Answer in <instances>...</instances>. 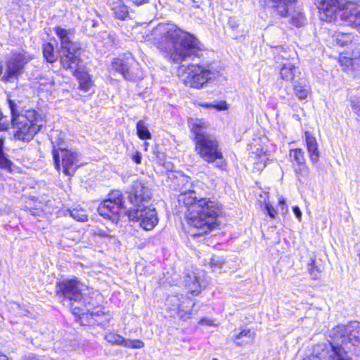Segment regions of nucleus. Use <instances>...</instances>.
I'll use <instances>...</instances> for the list:
<instances>
[{"mask_svg": "<svg viewBox=\"0 0 360 360\" xmlns=\"http://www.w3.org/2000/svg\"><path fill=\"white\" fill-rule=\"evenodd\" d=\"M49 85L51 87L52 86H54V82L53 80H51L50 82H49Z\"/></svg>", "mask_w": 360, "mask_h": 360, "instance_id": "09e8293b", "label": "nucleus"}, {"mask_svg": "<svg viewBox=\"0 0 360 360\" xmlns=\"http://www.w3.org/2000/svg\"><path fill=\"white\" fill-rule=\"evenodd\" d=\"M177 75L186 86L200 89L208 82L217 79L220 72L210 63H191L179 66Z\"/></svg>", "mask_w": 360, "mask_h": 360, "instance_id": "0eeeda50", "label": "nucleus"}, {"mask_svg": "<svg viewBox=\"0 0 360 360\" xmlns=\"http://www.w3.org/2000/svg\"><path fill=\"white\" fill-rule=\"evenodd\" d=\"M225 260L222 257H213L210 259V266L214 269H220L224 264Z\"/></svg>", "mask_w": 360, "mask_h": 360, "instance_id": "c9c22d12", "label": "nucleus"}, {"mask_svg": "<svg viewBox=\"0 0 360 360\" xmlns=\"http://www.w3.org/2000/svg\"><path fill=\"white\" fill-rule=\"evenodd\" d=\"M351 107L354 113L360 117V100L359 98L351 99Z\"/></svg>", "mask_w": 360, "mask_h": 360, "instance_id": "e433bc0d", "label": "nucleus"}, {"mask_svg": "<svg viewBox=\"0 0 360 360\" xmlns=\"http://www.w3.org/2000/svg\"><path fill=\"white\" fill-rule=\"evenodd\" d=\"M328 335L330 341L316 345L312 355L318 356L320 360H353L348 352L360 356L359 322L351 321L345 325H338L329 331Z\"/></svg>", "mask_w": 360, "mask_h": 360, "instance_id": "f257e3e1", "label": "nucleus"}, {"mask_svg": "<svg viewBox=\"0 0 360 360\" xmlns=\"http://www.w3.org/2000/svg\"><path fill=\"white\" fill-rule=\"evenodd\" d=\"M54 165L56 169H60V160L63 172L65 175L72 176L78 167L77 153L70 150L59 148L53 150Z\"/></svg>", "mask_w": 360, "mask_h": 360, "instance_id": "9d476101", "label": "nucleus"}, {"mask_svg": "<svg viewBox=\"0 0 360 360\" xmlns=\"http://www.w3.org/2000/svg\"><path fill=\"white\" fill-rule=\"evenodd\" d=\"M303 360H320L318 356H315L314 355H309L303 359Z\"/></svg>", "mask_w": 360, "mask_h": 360, "instance_id": "a18cd8bd", "label": "nucleus"}, {"mask_svg": "<svg viewBox=\"0 0 360 360\" xmlns=\"http://www.w3.org/2000/svg\"><path fill=\"white\" fill-rule=\"evenodd\" d=\"M341 18L352 26L360 28V6L348 2Z\"/></svg>", "mask_w": 360, "mask_h": 360, "instance_id": "aec40b11", "label": "nucleus"}, {"mask_svg": "<svg viewBox=\"0 0 360 360\" xmlns=\"http://www.w3.org/2000/svg\"><path fill=\"white\" fill-rule=\"evenodd\" d=\"M70 216L76 221H87L88 216L86 212L84 209L74 208L69 210Z\"/></svg>", "mask_w": 360, "mask_h": 360, "instance_id": "473e14b6", "label": "nucleus"}, {"mask_svg": "<svg viewBox=\"0 0 360 360\" xmlns=\"http://www.w3.org/2000/svg\"><path fill=\"white\" fill-rule=\"evenodd\" d=\"M8 105L12 115L11 122L15 138L22 141H31L44 126L45 122L43 117L32 109L20 112L18 105L11 100H8Z\"/></svg>", "mask_w": 360, "mask_h": 360, "instance_id": "423d86ee", "label": "nucleus"}, {"mask_svg": "<svg viewBox=\"0 0 360 360\" xmlns=\"http://www.w3.org/2000/svg\"><path fill=\"white\" fill-rule=\"evenodd\" d=\"M281 57L283 58H285V59H290V56L289 57H285L284 55H281Z\"/></svg>", "mask_w": 360, "mask_h": 360, "instance_id": "8fccbe9b", "label": "nucleus"}, {"mask_svg": "<svg viewBox=\"0 0 360 360\" xmlns=\"http://www.w3.org/2000/svg\"><path fill=\"white\" fill-rule=\"evenodd\" d=\"M340 63L341 65L346 66L349 70L354 71L360 70V58L343 57L340 60Z\"/></svg>", "mask_w": 360, "mask_h": 360, "instance_id": "c756f323", "label": "nucleus"}, {"mask_svg": "<svg viewBox=\"0 0 360 360\" xmlns=\"http://www.w3.org/2000/svg\"><path fill=\"white\" fill-rule=\"evenodd\" d=\"M250 158L252 161H254V169L258 171L262 170L265 167L268 159L266 152L262 149L259 150V151L257 150L256 155Z\"/></svg>", "mask_w": 360, "mask_h": 360, "instance_id": "cd10ccee", "label": "nucleus"}, {"mask_svg": "<svg viewBox=\"0 0 360 360\" xmlns=\"http://www.w3.org/2000/svg\"><path fill=\"white\" fill-rule=\"evenodd\" d=\"M167 310L171 311L172 316L176 314L179 319L186 321L191 314L192 307L195 304L188 298L182 295H171L166 300Z\"/></svg>", "mask_w": 360, "mask_h": 360, "instance_id": "ddd939ff", "label": "nucleus"}, {"mask_svg": "<svg viewBox=\"0 0 360 360\" xmlns=\"http://www.w3.org/2000/svg\"><path fill=\"white\" fill-rule=\"evenodd\" d=\"M191 131L195 134V151L198 155L208 163H216V167L225 169L226 162L223 154L219 148L216 138L207 134V123L202 120H192L189 122Z\"/></svg>", "mask_w": 360, "mask_h": 360, "instance_id": "39448f33", "label": "nucleus"}, {"mask_svg": "<svg viewBox=\"0 0 360 360\" xmlns=\"http://www.w3.org/2000/svg\"><path fill=\"white\" fill-rule=\"evenodd\" d=\"M11 162L8 160L4 155L3 152V141L0 139V168L10 169Z\"/></svg>", "mask_w": 360, "mask_h": 360, "instance_id": "72a5a7b5", "label": "nucleus"}, {"mask_svg": "<svg viewBox=\"0 0 360 360\" xmlns=\"http://www.w3.org/2000/svg\"><path fill=\"white\" fill-rule=\"evenodd\" d=\"M98 295H99L98 294V295H97V296H96L95 297L97 299V297H98ZM96 302H97V304H95V305H94V306L91 309V310H90L89 311H88V312H86V313L84 314L83 315L88 314H91V316H100L101 315H103V314H104V312H103V311H102L101 309H97V310H96V309H97V307H96V306L98 304V302L97 300H96ZM82 314H81L80 316H82Z\"/></svg>", "mask_w": 360, "mask_h": 360, "instance_id": "4c0bfd02", "label": "nucleus"}, {"mask_svg": "<svg viewBox=\"0 0 360 360\" xmlns=\"http://www.w3.org/2000/svg\"><path fill=\"white\" fill-rule=\"evenodd\" d=\"M213 321L209 319H206V318H204V319H201L200 321H199V324L200 325H206V326H214Z\"/></svg>", "mask_w": 360, "mask_h": 360, "instance_id": "37998d69", "label": "nucleus"}, {"mask_svg": "<svg viewBox=\"0 0 360 360\" xmlns=\"http://www.w3.org/2000/svg\"><path fill=\"white\" fill-rule=\"evenodd\" d=\"M43 54L46 61L53 63L56 60V56L53 52V46L50 43H47L43 46Z\"/></svg>", "mask_w": 360, "mask_h": 360, "instance_id": "2f4dec72", "label": "nucleus"}, {"mask_svg": "<svg viewBox=\"0 0 360 360\" xmlns=\"http://www.w3.org/2000/svg\"><path fill=\"white\" fill-rule=\"evenodd\" d=\"M266 210L268 212V214L271 217V218H275L276 216V211L275 210V209L274 208V207L272 205H271L270 204L267 203L266 204Z\"/></svg>", "mask_w": 360, "mask_h": 360, "instance_id": "ea45409f", "label": "nucleus"}, {"mask_svg": "<svg viewBox=\"0 0 360 360\" xmlns=\"http://www.w3.org/2000/svg\"><path fill=\"white\" fill-rule=\"evenodd\" d=\"M184 282L188 292L194 295H198L207 283L203 271L198 269L188 272Z\"/></svg>", "mask_w": 360, "mask_h": 360, "instance_id": "dca6fc26", "label": "nucleus"}, {"mask_svg": "<svg viewBox=\"0 0 360 360\" xmlns=\"http://www.w3.org/2000/svg\"><path fill=\"white\" fill-rule=\"evenodd\" d=\"M267 7L274 8L281 17H286L289 8L296 0H264Z\"/></svg>", "mask_w": 360, "mask_h": 360, "instance_id": "4be33fe9", "label": "nucleus"}, {"mask_svg": "<svg viewBox=\"0 0 360 360\" xmlns=\"http://www.w3.org/2000/svg\"><path fill=\"white\" fill-rule=\"evenodd\" d=\"M307 152L312 164H316L320 158V152L316 138L309 131L304 134Z\"/></svg>", "mask_w": 360, "mask_h": 360, "instance_id": "412c9836", "label": "nucleus"}, {"mask_svg": "<svg viewBox=\"0 0 360 360\" xmlns=\"http://www.w3.org/2000/svg\"><path fill=\"white\" fill-rule=\"evenodd\" d=\"M160 39L155 42L157 47L170 55L175 63H180L191 57L201 58L204 45L192 34L173 25H159L154 30Z\"/></svg>", "mask_w": 360, "mask_h": 360, "instance_id": "f03ea898", "label": "nucleus"}, {"mask_svg": "<svg viewBox=\"0 0 360 360\" xmlns=\"http://www.w3.org/2000/svg\"><path fill=\"white\" fill-rule=\"evenodd\" d=\"M127 215L130 221L139 222L140 226L147 231L153 229L158 223L155 210L147 205L129 210Z\"/></svg>", "mask_w": 360, "mask_h": 360, "instance_id": "1a4fd4ad", "label": "nucleus"}, {"mask_svg": "<svg viewBox=\"0 0 360 360\" xmlns=\"http://www.w3.org/2000/svg\"><path fill=\"white\" fill-rule=\"evenodd\" d=\"M28 58L21 53L13 54L7 64V76L6 79H8L10 77L20 74L25 64L28 62Z\"/></svg>", "mask_w": 360, "mask_h": 360, "instance_id": "6ab92c4d", "label": "nucleus"}, {"mask_svg": "<svg viewBox=\"0 0 360 360\" xmlns=\"http://www.w3.org/2000/svg\"><path fill=\"white\" fill-rule=\"evenodd\" d=\"M122 198L120 191H114L109 194V198L101 202L98 212L100 215L103 216L112 221L117 220L118 215L122 210Z\"/></svg>", "mask_w": 360, "mask_h": 360, "instance_id": "f8f14e48", "label": "nucleus"}, {"mask_svg": "<svg viewBox=\"0 0 360 360\" xmlns=\"http://www.w3.org/2000/svg\"><path fill=\"white\" fill-rule=\"evenodd\" d=\"M136 5H140L145 3L147 0H131Z\"/></svg>", "mask_w": 360, "mask_h": 360, "instance_id": "49530a36", "label": "nucleus"}, {"mask_svg": "<svg viewBox=\"0 0 360 360\" xmlns=\"http://www.w3.org/2000/svg\"><path fill=\"white\" fill-rule=\"evenodd\" d=\"M285 200L283 198H280L278 200V205L280 206L281 212L283 214H285L288 211V209L285 207Z\"/></svg>", "mask_w": 360, "mask_h": 360, "instance_id": "a19ab883", "label": "nucleus"}, {"mask_svg": "<svg viewBox=\"0 0 360 360\" xmlns=\"http://www.w3.org/2000/svg\"><path fill=\"white\" fill-rule=\"evenodd\" d=\"M290 157L295 167V172L301 176H308L310 173V169L306 165L304 151L300 148L290 150Z\"/></svg>", "mask_w": 360, "mask_h": 360, "instance_id": "f3484780", "label": "nucleus"}, {"mask_svg": "<svg viewBox=\"0 0 360 360\" xmlns=\"http://www.w3.org/2000/svg\"><path fill=\"white\" fill-rule=\"evenodd\" d=\"M179 201L188 208V224L197 229V232L193 233L194 236L203 235L213 229L219 210L214 201L205 198L197 200L193 190L181 193L179 195Z\"/></svg>", "mask_w": 360, "mask_h": 360, "instance_id": "7ed1b4c3", "label": "nucleus"}, {"mask_svg": "<svg viewBox=\"0 0 360 360\" xmlns=\"http://www.w3.org/2000/svg\"><path fill=\"white\" fill-rule=\"evenodd\" d=\"M199 105L205 108H212L217 110H225L228 109V104L224 101H221L217 103H199Z\"/></svg>", "mask_w": 360, "mask_h": 360, "instance_id": "f704fd0d", "label": "nucleus"}, {"mask_svg": "<svg viewBox=\"0 0 360 360\" xmlns=\"http://www.w3.org/2000/svg\"><path fill=\"white\" fill-rule=\"evenodd\" d=\"M136 129L137 135L141 139H150L151 138V134L142 120L137 122Z\"/></svg>", "mask_w": 360, "mask_h": 360, "instance_id": "7c9ffc66", "label": "nucleus"}, {"mask_svg": "<svg viewBox=\"0 0 360 360\" xmlns=\"http://www.w3.org/2000/svg\"><path fill=\"white\" fill-rule=\"evenodd\" d=\"M111 9L115 17L120 20H124L129 14L127 6L120 0L112 2Z\"/></svg>", "mask_w": 360, "mask_h": 360, "instance_id": "a878e982", "label": "nucleus"}, {"mask_svg": "<svg viewBox=\"0 0 360 360\" xmlns=\"http://www.w3.org/2000/svg\"><path fill=\"white\" fill-rule=\"evenodd\" d=\"M307 269L311 277L313 279H319L320 278L321 273L324 269L323 262L321 259L311 258L310 262L307 265Z\"/></svg>", "mask_w": 360, "mask_h": 360, "instance_id": "b1692460", "label": "nucleus"}, {"mask_svg": "<svg viewBox=\"0 0 360 360\" xmlns=\"http://www.w3.org/2000/svg\"><path fill=\"white\" fill-rule=\"evenodd\" d=\"M98 235L103 237H108L109 235L106 233L105 231H99Z\"/></svg>", "mask_w": 360, "mask_h": 360, "instance_id": "de8ad7c7", "label": "nucleus"}, {"mask_svg": "<svg viewBox=\"0 0 360 360\" xmlns=\"http://www.w3.org/2000/svg\"><path fill=\"white\" fill-rule=\"evenodd\" d=\"M111 70L121 74L127 80L135 81L143 78L139 64L133 58H114L111 63Z\"/></svg>", "mask_w": 360, "mask_h": 360, "instance_id": "9b49d317", "label": "nucleus"}, {"mask_svg": "<svg viewBox=\"0 0 360 360\" xmlns=\"http://www.w3.org/2000/svg\"><path fill=\"white\" fill-rule=\"evenodd\" d=\"M349 1L346 0H316L322 20L330 22L335 18L338 11H345Z\"/></svg>", "mask_w": 360, "mask_h": 360, "instance_id": "4468645a", "label": "nucleus"}, {"mask_svg": "<svg viewBox=\"0 0 360 360\" xmlns=\"http://www.w3.org/2000/svg\"><path fill=\"white\" fill-rule=\"evenodd\" d=\"M296 73V67L291 63L284 64L280 70L282 79L286 82H292Z\"/></svg>", "mask_w": 360, "mask_h": 360, "instance_id": "bb28decb", "label": "nucleus"}, {"mask_svg": "<svg viewBox=\"0 0 360 360\" xmlns=\"http://www.w3.org/2000/svg\"><path fill=\"white\" fill-rule=\"evenodd\" d=\"M133 160L136 163V164H140L141 162V155L139 153H136L134 156H133Z\"/></svg>", "mask_w": 360, "mask_h": 360, "instance_id": "c03bdc74", "label": "nucleus"}, {"mask_svg": "<svg viewBox=\"0 0 360 360\" xmlns=\"http://www.w3.org/2000/svg\"><path fill=\"white\" fill-rule=\"evenodd\" d=\"M294 94L299 100H304L310 94L311 88L307 84L298 83L294 86Z\"/></svg>", "mask_w": 360, "mask_h": 360, "instance_id": "c85d7f7f", "label": "nucleus"}, {"mask_svg": "<svg viewBox=\"0 0 360 360\" xmlns=\"http://www.w3.org/2000/svg\"><path fill=\"white\" fill-rule=\"evenodd\" d=\"M55 32L60 41V63L63 68L76 72L81 60L72 41V33L60 27L54 28Z\"/></svg>", "mask_w": 360, "mask_h": 360, "instance_id": "6e6552de", "label": "nucleus"}, {"mask_svg": "<svg viewBox=\"0 0 360 360\" xmlns=\"http://www.w3.org/2000/svg\"><path fill=\"white\" fill-rule=\"evenodd\" d=\"M239 332L233 336V342L238 346H244L251 343L255 338V333L248 328H240Z\"/></svg>", "mask_w": 360, "mask_h": 360, "instance_id": "5701e85b", "label": "nucleus"}, {"mask_svg": "<svg viewBox=\"0 0 360 360\" xmlns=\"http://www.w3.org/2000/svg\"><path fill=\"white\" fill-rule=\"evenodd\" d=\"M105 340L111 345L123 346L131 349H141L145 345L142 340L125 339L120 335L112 332L106 333Z\"/></svg>", "mask_w": 360, "mask_h": 360, "instance_id": "a211bd4d", "label": "nucleus"}, {"mask_svg": "<svg viewBox=\"0 0 360 360\" xmlns=\"http://www.w3.org/2000/svg\"><path fill=\"white\" fill-rule=\"evenodd\" d=\"M79 64L78 65V68L76 72H71L78 77L80 89L83 90L85 92L89 91L93 85L91 78L90 75L86 72H79Z\"/></svg>", "mask_w": 360, "mask_h": 360, "instance_id": "393cba45", "label": "nucleus"}, {"mask_svg": "<svg viewBox=\"0 0 360 360\" xmlns=\"http://www.w3.org/2000/svg\"><path fill=\"white\" fill-rule=\"evenodd\" d=\"M56 293L71 302L70 309L75 316H80L91 310L97 304L98 292L85 288L77 279L63 280L58 283Z\"/></svg>", "mask_w": 360, "mask_h": 360, "instance_id": "20e7f679", "label": "nucleus"}, {"mask_svg": "<svg viewBox=\"0 0 360 360\" xmlns=\"http://www.w3.org/2000/svg\"><path fill=\"white\" fill-rule=\"evenodd\" d=\"M292 210L296 217L298 219L299 221H300L302 218V212L300 209L297 206H294L292 207Z\"/></svg>", "mask_w": 360, "mask_h": 360, "instance_id": "79ce46f5", "label": "nucleus"}, {"mask_svg": "<svg viewBox=\"0 0 360 360\" xmlns=\"http://www.w3.org/2000/svg\"><path fill=\"white\" fill-rule=\"evenodd\" d=\"M151 198L150 189L141 181H136L129 193V200L134 207L147 205Z\"/></svg>", "mask_w": 360, "mask_h": 360, "instance_id": "2eb2a0df", "label": "nucleus"}, {"mask_svg": "<svg viewBox=\"0 0 360 360\" xmlns=\"http://www.w3.org/2000/svg\"><path fill=\"white\" fill-rule=\"evenodd\" d=\"M304 22V17L302 14H299L297 18H295V17L292 18V23L297 27L302 26Z\"/></svg>", "mask_w": 360, "mask_h": 360, "instance_id": "58836bf2", "label": "nucleus"}]
</instances>
